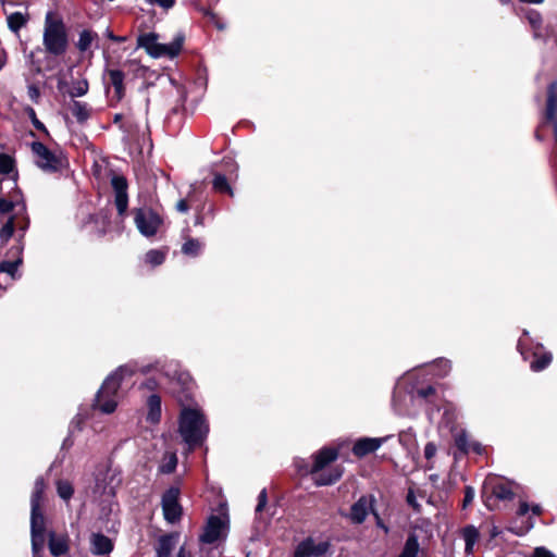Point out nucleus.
Segmentation results:
<instances>
[{"label": "nucleus", "instance_id": "59", "mask_svg": "<svg viewBox=\"0 0 557 557\" xmlns=\"http://www.w3.org/2000/svg\"><path fill=\"white\" fill-rule=\"evenodd\" d=\"M499 534V530L497 527H492L491 531H490V535H491V539H494L496 537L497 535Z\"/></svg>", "mask_w": 557, "mask_h": 557}, {"label": "nucleus", "instance_id": "46", "mask_svg": "<svg viewBox=\"0 0 557 557\" xmlns=\"http://www.w3.org/2000/svg\"><path fill=\"white\" fill-rule=\"evenodd\" d=\"M27 95L32 101L37 103L40 97L39 88L36 85H29L27 88Z\"/></svg>", "mask_w": 557, "mask_h": 557}, {"label": "nucleus", "instance_id": "34", "mask_svg": "<svg viewBox=\"0 0 557 557\" xmlns=\"http://www.w3.org/2000/svg\"><path fill=\"white\" fill-rule=\"evenodd\" d=\"M202 249V243L195 238H189L182 246L183 253L187 256L196 257L200 253Z\"/></svg>", "mask_w": 557, "mask_h": 557}, {"label": "nucleus", "instance_id": "63", "mask_svg": "<svg viewBox=\"0 0 557 557\" xmlns=\"http://www.w3.org/2000/svg\"><path fill=\"white\" fill-rule=\"evenodd\" d=\"M121 120H122V114H119V113H117V114H115V115H114V117H113V122H114V123H120V122H121Z\"/></svg>", "mask_w": 557, "mask_h": 557}, {"label": "nucleus", "instance_id": "64", "mask_svg": "<svg viewBox=\"0 0 557 557\" xmlns=\"http://www.w3.org/2000/svg\"><path fill=\"white\" fill-rule=\"evenodd\" d=\"M552 125H553V128H554L555 138L557 140V123L556 124H552Z\"/></svg>", "mask_w": 557, "mask_h": 557}, {"label": "nucleus", "instance_id": "10", "mask_svg": "<svg viewBox=\"0 0 557 557\" xmlns=\"http://www.w3.org/2000/svg\"><path fill=\"white\" fill-rule=\"evenodd\" d=\"M111 186L114 191V203L120 216H124L128 208L127 180L123 175H113Z\"/></svg>", "mask_w": 557, "mask_h": 557}, {"label": "nucleus", "instance_id": "13", "mask_svg": "<svg viewBox=\"0 0 557 557\" xmlns=\"http://www.w3.org/2000/svg\"><path fill=\"white\" fill-rule=\"evenodd\" d=\"M224 529V521L218 516H211L209 517L203 532L200 535V541L202 543L212 544L222 536Z\"/></svg>", "mask_w": 557, "mask_h": 557}, {"label": "nucleus", "instance_id": "26", "mask_svg": "<svg viewBox=\"0 0 557 557\" xmlns=\"http://www.w3.org/2000/svg\"><path fill=\"white\" fill-rule=\"evenodd\" d=\"M30 534L45 535V517L41 508L30 511Z\"/></svg>", "mask_w": 557, "mask_h": 557}, {"label": "nucleus", "instance_id": "6", "mask_svg": "<svg viewBox=\"0 0 557 557\" xmlns=\"http://www.w3.org/2000/svg\"><path fill=\"white\" fill-rule=\"evenodd\" d=\"M134 222L145 237L154 236L163 224L162 216L151 208H138L134 212Z\"/></svg>", "mask_w": 557, "mask_h": 557}, {"label": "nucleus", "instance_id": "17", "mask_svg": "<svg viewBox=\"0 0 557 557\" xmlns=\"http://www.w3.org/2000/svg\"><path fill=\"white\" fill-rule=\"evenodd\" d=\"M69 542L70 539L67 535H55V533L51 532L49 534L48 543L50 554L54 557H61L65 555L70 549Z\"/></svg>", "mask_w": 557, "mask_h": 557}, {"label": "nucleus", "instance_id": "21", "mask_svg": "<svg viewBox=\"0 0 557 557\" xmlns=\"http://www.w3.org/2000/svg\"><path fill=\"white\" fill-rule=\"evenodd\" d=\"M178 536L176 534H165L160 536L156 546L157 557H171Z\"/></svg>", "mask_w": 557, "mask_h": 557}, {"label": "nucleus", "instance_id": "5", "mask_svg": "<svg viewBox=\"0 0 557 557\" xmlns=\"http://www.w3.org/2000/svg\"><path fill=\"white\" fill-rule=\"evenodd\" d=\"M183 45V38H176L171 44L157 42V35L153 33L144 34L138 37V46L145 48L154 58L176 57Z\"/></svg>", "mask_w": 557, "mask_h": 557}, {"label": "nucleus", "instance_id": "22", "mask_svg": "<svg viewBox=\"0 0 557 557\" xmlns=\"http://www.w3.org/2000/svg\"><path fill=\"white\" fill-rule=\"evenodd\" d=\"M461 535H462V539L465 541V552L467 555H471L473 554L474 552V545L478 543L479 541V537H480V532L479 530L470 524V525H466L462 530H461Z\"/></svg>", "mask_w": 557, "mask_h": 557}, {"label": "nucleus", "instance_id": "40", "mask_svg": "<svg viewBox=\"0 0 557 557\" xmlns=\"http://www.w3.org/2000/svg\"><path fill=\"white\" fill-rule=\"evenodd\" d=\"M23 202H14L4 198H0V213L5 214L16 209H20Z\"/></svg>", "mask_w": 557, "mask_h": 557}, {"label": "nucleus", "instance_id": "24", "mask_svg": "<svg viewBox=\"0 0 557 557\" xmlns=\"http://www.w3.org/2000/svg\"><path fill=\"white\" fill-rule=\"evenodd\" d=\"M147 421L150 423H158L161 418V399L158 395L149 396L148 401Z\"/></svg>", "mask_w": 557, "mask_h": 557}, {"label": "nucleus", "instance_id": "14", "mask_svg": "<svg viewBox=\"0 0 557 557\" xmlns=\"http://www.w3.org/2000/svg\"><path fill=\"white\" fill-rule=\"evenodd\" d=\"M327 548V543L317 544L313 540L308 539L297 546L294 557H322Z\"/></svg>", "mask_w": 557, "mask_h": 557}, {"label": "nucleus", "instance_id": "20", "mask_svg": "<svg viewBox=\"0 0 557 557\" xmlns=\"http://www.w3.org/2000/svg\"><path fill=\"white\" fill-rule=\"evenodd\" d=\"M454 441H455L456 447L461 453L467 454L470 450H473L475 453L481 451V445L476 442H471L468 433L465 430L457 431L454 434Z\"/></svg>", "mask_w": 557, "mask_h": 557}, {"label": "nucleus", "instance_id": "9", "mask_svg": "<svg viewBox=\"0 0 557 557\" xmlns=\"http://www.w3.org/2000/svg\"><path fill=\"white\" fill-rule=\"evenodd\" d=\"M180 488L171 486L164 492L161 499L164 519L170 523L177 522L182 517V506L178 503Z\"/></svg>", "mask_w": 557, "mask_h": 557}, {"label": "nucleus", "instance_id": "2", "mask_svg": "<svg viewBox=\"0 0 557 557\" xmlns=\"http://www.w3.org/2000/svg\"><path fill=\"white\" fill-rule=\"evenodd\" d=\"M42 45L47 54L62 57L66 53L70 41L63 17L54 11L45 15L42 28Z\"/></svg>", "mask_w": 557, "mask_h": 557}, {"label": "nucleus", "instance_id": "12", "mask_svg": "<svg viewBox=\"0 0 557 557\" xmlns=\"http://www.w3.org/2000/svg\"><path fill=\"white\" fill-rule=\"evenodd\" d=\"M374 498L372 496H361L350 508L349 520L355 524H361L373 512Z\"/></svg>", "mask_w": 557, "mask_h": 557}, {"label": "nucleus", "instance_id": "57", "mask_svg": "<svg viewBox=\"0 0 557 557\" xmlns=\"http://www.w3.org/2000/svg\"><path fill=\"white\" fill-rule=\"evenodd\" d=\"M176 557H190V556H189V553L186 550L185 546H182L178 549Z\"/></svg>", "mask_w": 557, "mask_h": 557}, {"label": "nucleus", "instance_id": "3", "mask_svg": "<svg viewBox=\"0 0 557 557\" xmlns=\"http://www.w3.org/2000/svg\"><path fill=\"white\" fill-rule=\"evenodd\" d=\"M178 431L189 450L201 445L209 432L202 413L196 409L183 408L180 416Z\"/></svg>", "mask_w": 557, "mask_h": 557}, {"label": "nucleus", "instance_id": "28", "mask_svg": "<svg viewBox=\"0 0 557 557\" xmlns=\"http://www.w3.org/2000/svg\"><path fill=\"white\" fill-rule=\"evenodd\" d=\"M45 481L42 478H37L34 484V490L30 497V507L32 509L37 510V508H41L42 496L45 492Z\"/></svg>", "mask_w": 557, "mask_h": 557}, {"label": "nucleus", "instance_id": "15", "mask_svg": "<svg viewBox=\"0 0 557 557\" xmlns=\"http://www.w3.org/2000/svg\"><path fill=\"white\" fill-rule=\"evenodd\" d=\"M491 488V493L500 500L511 499L513 492L508 482L492 478L485 481L484 488Z\"/></svg>", "mask_w": 557, "mask_h": 557}, {"label": "nucleus", "instance_id": "52", "mask_svg": "<svg viewBox=\"0 0 557 557\" xmlns=\"http://www.w3.org/2000/svg\"><path fill=\"white\" fill-rule=\"evenodd\" d=\"M106 35L109 39L115 41V42H124L126 40V37L124 36H116L114 35L110 29H107Z\"/></svg>", "mask_w": 557, "mask_h": 557}, {"label": "nucleus", "instance_id": "39", "mask_svg": "<svg viewBox=\"0 0 557 557\" xmlns=\"http://www.w3.org/2000/svg\"><path fill=\"white\" fill-rule=\"evenodd\" d=\"M146 261L152 265H159L164 261V253L160 250H149L146 253Z\"/></svg>", "mask_w": 557, "mask_h": 557}, {"label": "nucleus", "instance_id": "47", "mask_svg": "<svg viewBox=\"0 0 557 557\" xmlns=\"http://www.w3.org/2000/svg\"><path fill=\"white\" fill-rule=\"evenodd\" d=\"M147 2L150 4L159 5L160 8L168 10L174 5L175 0H147Z\"/></svg>", "mask_w": 557, "mask_h": 557}, {"label": "nucleus", "instance_id": "33", "mask_svg": "<svg viewBox=\"0 0 557 557\" xmlns=\"http://www.w3.org/2000/svg\"><path fill=\"white\" fill-rule=\"evenodd\" d=\"M552 362V354L545 352L541 356L534 355V360L531 361L530 367L533 371L539 372L544 370Z\"/></svg>", "mask_w": 557, "mask_h": 557}, {"label": "nucleus", "instance_id": "45", "mask_svg": "<svg viewBox=\"0 0 557 557\" xmlns=\"http://www.w3.org/2000/svg\"><path fill=\"white\" fill-rule=\"evenodd\" d=\"M267 503H268L267 490L263 488L258 496V504L256 507V512H260L265 507Z\"/></svg>", "mask_w": 557, "mask_h": 557}, {"label": "nucleus", "instance_id": "31", "mask_svg": "<svg viewBox=\"0 0 557 557\" xmlns=\"http://www.w3.org/2000/svg\"><path fill=\"white\" fill-rule=\"evenodd\" d=\"M213 189L218 193L227 194L230 196H233V189L231 185L228 184L226 177L223 174H215L213 181H212Z\"/></svg>", "mask_w": 557, "mask_h": 557}, {"label": "nucleus", "instance_id": "16", "mask_svg": "<svg viewBox=\"0 0 557 557\" xmlns=\"http://www.w3.org/2000/svg\"><path fill=\"white\" fill-rule=\"evenodd\" d=\"M387 437H382V438H373V437H364V438H360L358 440L354 447H352V453L357 456V457H363L370 453H373L375 451L376 449H379L381 447V445L386 441Z\"/></svg>", "mask_w": 557, "mask_h": 557}, {"label": "nucleus", "instance_id": "23", "mask_svg": "<svg viewBox=\"0 0 557 557\" xmlns=\"http://www.w3.org/2000/svg\"><path fill=\"white\" fill-rule=\"evenodd\" d=\"M70 109L78 123H85L91 115V108L86 102L74 100Z\"/></svg>", "mask_w": 557, "mask_h": 557}, {"label": "nucleus", "instance_id": "60", "mask_svg": "<svg viewBox=\"0 0 557 557\" xmlns=\"http://www.w3.org/2000/svg\"><path fill=\"white\" fill-rule=\"evenodd\" d=\"M440 364L444 366L445 370H444V373H443V374H446V373L448 372V370L450 369L449 361H447V360H441V361H440Z\"/></svg>", "mask_w": 557, "mask_h": 557}, {"label": "nucleus", "instance_id": "51", "mask_svg": "<svg viewBox=\"0 0 557 557\" xmlns=\"http://www.w3.org/2000/svg\"><path fill=\"white\" fill-rule=\"evenodd\" d=\"M176 210L181 213H186L189 210V206L185 199H181L176 203Z\"/></svg>", "mask_w": 557, "mask_h": 557}, {"label": "nucleus", "instance_id": "7", "mask_svg": "<svg viewBox=\"0 0 557 557\" xmlns=\"http://www.w3.org/2000/svg\"><path fill=\"white\" fill-rule=\"evenodd\" d=\"M32 151L35 156V163L38 168L47 172H55L62 166V158L54 153L40 141L32 144Z\"/></svg>", "mask_w": 557, "mask_h": 557}, {"label": "nucleus", "instance_id": "30", "mask_svg": "<svg viewBox=\"0 0 557 557\" xmlns=\"http://www.w3.org/2000/svg\"><path fill=\"white\" fill-rule=\"evenodd\" d=\"M96 38L97 34L91 30L84 29L83 32H81L77 41L78 50L82 52L87 51Z\"/></svg>", "mask_w": 557, "mask_h": 557}, {"label": "nucleus", "instance_id": "36", "mask_svg": "<svg viewBox=\"0 0 557 557\" xmlns=\"http://www.w3.org/2000/svg\"><path fill=\"white\" fill-rule=\"evenodd\" d=\"M57 490L58 495L64 500H69L74 493L72 485L67 481H59Z\"/></svg>", "mask_w": 557, "mask_h": 557}, {"label": "nucleus", "instance_id": "54", "mask_svg": "<svg viewBox=\"0 0 557 557\" xmlns=\"http://www.w3.org/2000/svg\"><path fill=\"white\" fill-rule=\"evenodd\" d=\"M530 510V507L528 505L527 502H521L520 505H519V508H518V515L519 516H524L528 513V511Z\"/></svg>", "mask_w": 557, "mask_h": 557}, {"label": "nucleus", "instance_id": "27", "mask_svg": "<svg viewBox=\"0 0 557 557\" xmlns=\"http://www.w3.org/2000/svg\"><path fill=\"white\" fill-rule=\"evenodd\" d=\"M12 216H16L15 219V231L21 232L18 240H21L29 227V218L26 214V207L22 203L20 209H16Z\"/></svg>", "mask_w": 557, "mask_h": 557}, {"label": "nucleus", "instance_id": "18", "mask_svg": "<svg viewBox=\"0 0 557 557\" xmlns=\"http://www.w3.org/2000/svg\"><path fill=\"white\" fill-rule=\"evenodd\" d=\"M545 122L549 124L557 123V95L556 83H552L547 91V102L545 110Z\"/></svg>", "mask_w": 557, "mask_h": 557}, {"label": "nucleus", "instance_id": "43", "mask_svg": "<svg viewBox=\"0 0 557 557\" xmlns=\"http://www.w3.org/2000/svg\"><path fill=\"white\" fill-rule=\"evenodd\" d=\"M527 18L528 21L530 22V24L532 25L533 28H539L541 26V23H542V16L539 12L536 11H529L528 14H527Z\"/></svg>", "mask_w": 557, "mask_h": 557}, {"label": "nucleus", "instance_id": "61", "mask_svg": "<svg viewBox=\"0 0 557 557\" xmlns=\"http://www.w3.org/2000/svg\"><path fill=\"white\" fill-rule=\"evenodd\" d=\"M521 2H524V3H531V4H541L544 2V0H520Z\"/></svg>", "mask_w": 557, "mask_h": 557}, {"label": "nucleus", "instance_id": "53", "mask_svg": "<svg viewBox=\"0 0 557 557\" xmlns=\"http://www.w3.org/2000/svg\"><path fill=\"white\" fill-rule=\"evenodd\" d=\"M8 61L7 51L0 46V71L5 66Z\"/></svg>", "mask_w": 557, "mask_h": 557}, {"label": "nucleus", "instance_id": "29", "mask_svg": "<svg viewBox=\"0 0 557 557\" xmlns=\"http://www.w3.org/2000/svg\"><path fill=\"white\" fill-rule=\"evenodd\" d=\"M177 466V457L174 451H166L163 455L162 461L159 466V471L161 473L170 474L174 472Z\"/></svg>", "mask_w": 557, "mask_h": 557}, {"label": "nucleus", "instance_id": "35", "mask_svg": "<svg viewBox=\"0 0 557 557\" xmlns=\"http://www.w3.org/2000/svg\"><path fill=\"white\" fill-rule=\"evenodd\" d=\"M15 219L16 216H10L4 225L0 230V239L7 243L15 232Z\"/></svg>", "mask_w": 557, "mask_h": 557}, {"label": "nucleus", "instance_id": "62", "mask_svg": "<svg viewBox=\"0 0 557 557\" xmlns=\"http://www.w3.org/2000/svg\"><path fill=\"white\" fill-rule=\"evenodd\" d=\"M146 387L149 388V389H152L154 386H156V382L152 381V380H148L146 383H145Z\"/></svg>", "mask_w": 557, "mask_h": 557}, {"label": "nucleus", "instance_id": "48", "mask_svg": "<svg viewBox=\"0 0 557 557\" xmlns=\"http://www.w3.org/2000/svg\"><path fill=\"white\" fill-rule=\"evenodd\" d=\"M533 557H556V556L545 547H536L533 552Z\"/></svg>", "mask_w": 557, "mask_h": 557}, {"label": "nucleus", "instance_id": "58", "mask_svg": "<svg viewBox=\"0 0 557 557\" xmlns=\"http://www.w3.org/2000/svg\"><path fill=\"white\" fill-rule=\"evenodd\" d=\"M532 513L535 516H540L542 513V507L540 505H533L531 507Z\"/></svg>", "mask_w": 557, "mask_h": 557}, {"label": "nucleus", "instance_id": "32", "mask_svg": "<svg viewBox=\"0 0 557 557\" xmlns=\"http://www.w3.org/2000/svg\"><path fill=\"white\" fill-rule=\"evenodd\" d=\"M89 84L87 79H78L72 83L69 95L72 98L83 97L88 92Z\"/></svg>", "mask_w": 557, "mask_h": 557}, {"label": "nucleus", "instance_id": "37", "mask_svg": "<svg viewBox=\"0 0 557 557\" xmlns=\"http://www.w3.org/2000/svg\"><path fill=\"white\" fill-rule=\"evenodd\" d=\"M14 170V160L7 153L0 152V174H9Z\"/></svg>", "mask_w": 557, "mask_h": 557}, {"label": "nucleus", "instance_id": "11", "mask_svg": "<svg viewBox=\"0 0 557 557\" xmlns=\"http://www.w3.org/2000/svg\"><path fill=\"white\" fill-rule=\"evenodd\" d=\"M106 75L108 77L107 92L110 91V87L113 88V96L111 101L120 102L125 97V74L120 69H107Z\"/></svg>", "mask_w": 557, "mask_h": 557}, {"label": "nucleus", "instance_id": "38", "mask_svg": "<svg viewBox=\"0 0 557 557\" xmlns=\"http://www.w3.org/2000/svg\"><path fill=\"white\" fill-rule=\"evenodd\" d=\"M21 262V259H17L16 261H3L0 263V272L7 273L11 278H14Z\"/></svg>", "mask_w": 557, "mask_h": 557}, {"label": "nucleus", "instance_id": "25", "mask_svg": "<svg viewBox=\"0 0 557 557\" xmlns=\"http://www.w3.org/2000/svg\"><path fill=\"white\" fill-rule=\"evenodd\" d=\"M420 550L421 549L417 534L410 533L398 557H418Z\"/></svg>", "mask_w": 557, "mask_h": 557}, {"label": "nucleus", "instance_id": "49", "mask_svg": "<svg viewBox=\"0 0 557 557\" xmlns=\"http://www.w3.org/2000/svg\"><path fill=\"white\" fill-rule=\"evenodd\" d=\"M436 454V446L433 443H428L424 447V457L430 460Z\"/></svg>", "mask_w": 557, "mask_h": 557}, {"label": "nucleus", "instance_id": "8", "mask_svg": "<svg viewBox=\"0 0 557 557\" xmlns=\"http://www.w3.org/2000/svg\"><path fill=\"white\" fill-rule=\"evenodd\" d=\"M14 7L13 2H3V13L8 28L18 36L20 30L29 23L30 14L27 7H23L21 10H13Z\"/></svg>", "mask_w": 557, "mask_h": 557}, {"label": "nucleus", "instance_id": "56", "mask_svg": "<svg viewBox=\"0 0 557 557\" xmlns=\"http://www.w3.org/2000/svg\"><path fill=\"white\" fill-rule=\"evenodd\" d=\"M434 393V388L432 386H429L428 388L420 389L418 394L421 397H428L429 395Z\"/></svg>", "mask_w": 557, "mask_h": 557}, {"label": "nucleus", "instance_id": "55", "mask_svg": "<svg viewBox=\"0 0 557 557\" xmlns=\"http://www.w3.org/2000/svg\"><path fill=\"white\" fill-rule=\"evenodd\" d=\"M373 515L375 516V519H376V525L379 528H381L382 530H384L385 533H387L388 532V528L384 524V522L382 521L380 516L377 513H375L374 511H373Z\"/></svg>", "mask_w": 557, "mask_h": 557}, {"label": "nucleus", "instance_id": "19", "mask_svg": "<svg viewBox=\"0 0 557 557\" xmlns=\"http://www.w3.org/2000/svg\"><path fill=\"white\" fill-rule=\"evenodd\" d=\"M90 544L94 555H108L113 549L111 540L101 533H94L90 537Z\"/></svg>", "mask_w": 557, "mask_h": 557}, {"label": "nucleus", "instance_id": "1", "mask_svg": "<svg viewBox=\"0 0 557 557\" xmlns=\"http://www.w3.org/2000/svg\"><path fill=\"white\" fill-rule=\"evenodd\" d=\"M149 367L138 368L136 362L119 367V369L110 374L99 389L95 406L103 413H112L117 406V391L124 376H131L137 371L143 373L149 372Z\"/></svg>", "mask_w": 557, "mask_h": 557}, {"label": "nucleus", "instance_id": "42", "mask_svg": "<svg viewBox=\"0 0 557 557\" xmlns=\"http://www.w3.org/2000/svg\"><path fill=\"white\" fill-rule=\"evenodd\" d=\"M25 111L36 129L47 132L46 126L37 119L36 112L32 107L26 108Z\"/></svg>", "mask_w": 557, "mask_h": 557}, {"label": "nucleus", "instance_id": "50", "mask_svg": "<svg viewBox=\"0 0 557 557\" xmlns=\"http://www.w3.org/2000/svg\"><path fill=\"white\" fill-rule=\"evenodd\" d=\"M407 503L414 509V510H419L420 509V505L418 504L417 499H416V496H414V493L412 490H409L408 494H407Z\"/></svg>", "mask_w": 557, "mask_h": 557}, {"label": "nucleus", "instance_id": "41", "mask_svg": "<svg viewBox=\"0 0 557 557\" xmlns=\"http://www.w3.org/2000/svg\"><path fill=\"white\" fill-rule=\"evenodd\" d=\"M45 535L32 534V549L34 557H37L44 549Z\"/></svg>", "mask_w": 557, "mask_h": 557}, {"label": "nucleus", "instance_id": "44", "mask_svg": "<svg viewBox=\"0 0 557 557\" xmlns=\"http://www.w3.org/2000/svg\"><path fill=\"white\" fill-rule=\"evenodd\" d=\"M474 494H475L474 488L472 486H466L463 504H462L463 508H467L473 502Z\"/></svg>", "mask_w": 557, "mask_h": 557}, {"label": "nucleus", "instance_id": "4", "mask_svg": "<svg viewBox=\"0 0 557 557\" xmlns=\"http://www.w3.org/2000/svg\"><path fill=\"white\" fill-rule=\"evenodd\" d=\"M337 458V450L333 448H323L314 455V462L309 472L312 474L313 481L319 486L331 485L338 481L343 475L339 467L322 471L329 463Z\"/></svg>", "mask_w": 557, "mask_h": 557}]
</instances>
